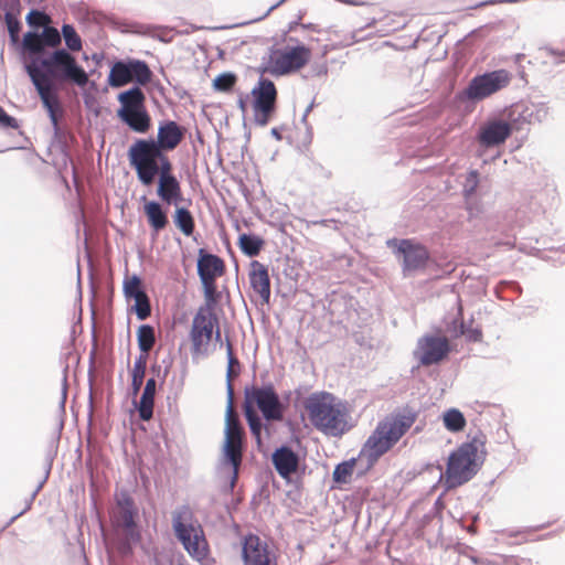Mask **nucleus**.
<instances>
[{
  "instance_id": "obj_63",
  "label": "nucleus",
  "mask_w": 565,
  "mask_h": 565,
  "mask_svg": "<svg viewBox=\"0 0 565 565\" xmlns=\"http://www.w3.org/2000/svg\"><path fill=\"white\" fill-rule=\"evenodd\" d=\"M308 390H309V386H307V385H299L298 387H296L294 390V395H295L294 407L295 408H298L300 406L303 407L305 399L307 398V397H305V395L307 394Z\"/></svg>"
},
{
  "instance_id": "obj_5",
  "label": "nucleus",
  "mask_w": 565,
  "mask_h": 565,
  "mask_svg": "<svg viewBox=\"0 0 565 565\" xmlns=\"http://www.w3.org/2000/svg\"><path fill=\"white\" fill-rule=\"evenodd\" d=\"M233 398L231 392L226 396V406L224 414V438L221 448L220 468L223 477L227 481L223 491L232 493L237 480V467L241 456V428L237 419L233 415Z\"/></svg>"
},
{
  "instance_id": "obj_1",
  "label": "nucleus",
  "mask_w": 565,
  "mask_h": 565,
  "mask_svg": "<svg viewBox=\"0 0 565 565\" xmlns=\"http://www.w3.org/2000/svg\"><path fill=\"white\" fill-rule=\"evenodd\" d=\"M259 380L260 383L245 385L243 413L257 449L263 451L266 441L277 433L273 419L282 417V403L275 384L269 380V372H262Z\"/></svg>"
},
{
  "instance_id": "obj_50",
  "label": "nucleus",
  "mask_w": 565,
  "mask_h": 565,
  "mask_svg": "<svg viewBox=\"0 0 565 565\" xmlns=\"http://www.w3.org/2000/svg\"><path fill=\"white\" fill-rule=\"evenodd\" d=\"M135 303L131 306V311L135 312L137 319L139 321L146 320L151 312V307L149 303V298H138L134 300Z\"/></svg>"
},
{
  "instance_id": "obj_48",
  "label": "nucleus",
  "mask_w": 565,
  "mask_h": 565,
  "mask_svg": "<svg viewBox=\"0 0 565 565\" xmlns=\"http://www.w3.org/2000/svg\"><path fill=\"white\" fill-rule=\"evenodd\" d=\"M169 151L166 150H158L157 151V179L158 178H167V177H173L175 175L173 172V163L171 159L168 156Z\"/></svg>"
},
{
  "instance_id": "obj_62",
  "label": "nucleus",
  "mask_w": 565,
  "mask_h": 565,
  "mask_svg": "<svg viewBox=\"0 0 565 565\" xmlns=\"http://www.w3.org/2000/svg\"><path fill=\"white\" fill-rule=\"evenodd\" d=\"M329 67L326 62L322 63H313L310 67V72L307 75H303V78H309L313 76H326L328 74Z\"/></svg>"
},
{
  "instance_id": "obj_37",
  "label": "nucleus",
  "mask_w": 565,
  "mask_h": 565,
  "mask_svg": "<svg viewBox=\"0 0 565 565\" xmlns=\"http://www.w3.org/2000/svg\"><path fill=\"white\" fill-rule=\"evenodd\" d=\"M141 278L138 274L126 276L122 281V294L127 301L138 298H147V292L140 286Z\"/></svg>"
},
{
  "instance_id": "obj_57",
  "label": "nucleus",
  "mask_w": 565,
  "mask_h": 565,
  "mask_svg": "<svg viewBox=\"0 0 565 565\" xmlns=\"http://www.w3.org/2000/svg\"><path fill=\"white\" fill-rule=\"evenodd\" d=\"M146 367H147V353L140 352L139 355L135 358L134 365L129 370V375L145 376Z\"/></svg>"
},
{
  "instance_id": "obj_36",
  "label": "nucleus",
  "mask_w": 565,
  "mask_h": 565,
  "mask_svg": "<svg viewBox=\"0 0 565 565\" xmlns=\"http://www.w3.org/2000/svg\"><path fill=\"white\" fill-rule=\"evenodd\" d=\"M121 510V524L127 530L130 539L134 542L140 540V532L137 529V519L139 516V509L136 505L122 508Z\"/></svg>"
},
{
  "instance_id": "obj_16",
  "label": "nucleus",
  "mask_w": 565,
  "mask_h": 565,
  "mask_svg": "<svg viewBox=\"0 0 565 565\" xmlns=\"http://www.w3.org/2000/svg\"><path fill=\"white\" fill-rule=\"evenodd\" d=\"M220 323L218 317L203 316L195 312L189 331L192 359L209 355V347L212 341L214 329Z\"/></svg>"
},
{
  "instance_id": "obj_21",
  "label": "nucleus",
  "mask_w": 565,
  "mask_h": 565,
  "mask_svg": "<svg viewBox=\"0 0 565 565\" xmlns=\"http://www.w3.org/2000/svg\"><path fill=\"white\" fill-rule=\"evenodd\" d=\"M183 139L182 127L174 120L162 119L158 124L157 136L143 138L145 141L160 150L173 151Z\"/></svg>"
},
{
  "instance_id": "obj_64",
  "label": "nucleus",
  "mask_w": 565,
  "mask_h": 565,
  "mask_svg": "<svg viewBox=\"0 0 565 565\" xmlns=\"http://www.w3.org/2000/svg\"><path fill=\"white\" fill-rule=\"evenodd\" d=\"M449 514L454 520H459V521L467 520L468 522H472L475 524H477L480 521V515H479V513H476V512L456 513V512L449 511Z\"/></svg>"
},
{
  "instance_id": "obj_24",
  "label": "nucleus",
  "mask_w": 565,
  "mask_h": 565,
  "mask_svg": "<svg viewBox=\"0 0 565 565\" xmlns=\"http://www.w3.org/2000/svg\"><path fill=\"white\" fill-rule=\"evenodd\" d=\"M249 286L252 290L259 297L262 305H269L270 301V277L268 266L253 259L249 263L248 271Z\"/></svg>"
},
{
  "instance_id": "obj_58",
  "label": "nucleus",
  "mask_w": 565,
  "mask_h": 565,
  "mask_svg": "<svg viewBox=\"0 0 565 565\" xmlns=\"http://www.w3.org/2000/svg\"><path fill=\"white\" fill-rule=\"evenodd\" d=\"M469 558L472 565H500L505 562L507 556L480 557L471 555Z\"/></svg>"
},
{
  "instance_id": "obj_7",
  "label": "nucleus",
  "mask_w": 565,
  "mask_h": 565,
  "mask_svg": "<svg viewBox=\"0 0 565 565\" xmlns=\"http://www.w3.org/2000/svg\"><path fill=\"white\" fill-rule=\"evenodd\" d=\"M386 246L397 258L404 278L424 273L436 263L429 248L416 238L393 237L386 241Z\"/></svg>"
},
{
  "instance_id": "obj_54",
  "label": "nucleus",
  "mask_w": 565,
  "mask_h": 565,
  "mask_svg": "<svg viewBox=\"0 0 565 565\" xmlns=\"http://www.w3.org/2000/svg\"><path fill=\"white\" fill-rule=\"evenodd\" d=\"M0 128L1 129H19L20 122L19 120L8 114L2 106H0Z\"/></svg>"
},
{
  "instance_id": "obj_59",
  "label": "nucleus",
  "mask_w": 565,
  "mask_h": 565,
  "mask_svg": "<svg viewBox=\"0 0 565 565\" xmlns=\"http://www.w3.org/2000/svg\"><path fill=\"white\" fill-rule=\"evenodd\" d=\"M183 202H185V198L183 195V191H182V188H181L179 192L173 193L168 199H166L162 203L167 207L174 206V209H177V206H183L182 205ZM186 202L189 204H191V200L190 199H188Z\"/></svg>"
},
{
  "instance_id": "obj_42",
  "label": "nucleus",
  "mask_w": 565,
  "mask_h": 565,
  "mask_svg": "<svg viewBox=\"0 0 565 565\" xmlns=\"http://www.w3.org/2000/svg\"><path fill=\"white\" fill-rule=\"evenodd\" d=\"M62 429H63V420L60 422L58 428L56 430V435L50 440L49 446H47V450L45 454V473L43 477V479H45V482L49 479V476H50L52 467H53L54 459L57 455Z\"/></svg>"
},
{
  "instance_id": "obj_8",
  "label": "nucleus",
  "mask_w": 565,
  "mask_h": 565,
  "mask_svg": "<svg viewBox=\"0 0 565 565\" xmlns=\"http://www.w3.org/2000/svg\"><path fill=\"white\" fill-rule=\"evenodd\" d=\"M512 79V73L497 68L476 74L468 85L456 93L455 102L459 105L476 104L505 88Z\"/></svg>"
},
{
  "instance_id": "obj_49",
  "label": "nucleus",
  "mask_w": 565,
  "mask_h": 565,
  "mask_svg": "<svg viewBox=\"0 0 565 565\" xmlns=\"http://www.w3.org/2000/svg\"><path fill=\"white\" fill-rule=\"evenodd\" d=\"M540 56L544 58L543 63L551 62L554 65H559L565 61V50L555 49L552 45H544L539 47Z\"/></svg>"
},
{
  "instance_id": "obj_43",
  "label": "nucleus",
  "mask_w": 565,
  "mask_h": 565,
  "mask_svg": "<svg viewBox=\"0 0 565 565\" xmlns=\"http://www.w3.org/2000/svg\"><path fill=\"white\" fill-rule=\"evenodd\" d=\"M418 527L424 532H436L437 536L441 535L443 519L435 510L425 513L419 520Z\"/></svg>"
},
{
  "instance_id": "obj_14",
  "label": "nucleus",
  "mask_w": 565,
  "mask_h": 565,
  "mask_svg": "<svg viewBox=\"0 0 565 565\" xmlns=\"http://www.w3.org/2000/svg\"><path fill=\"white\" fill-rule=\"evenodd\" d=\"M152 72L148 63L136 57L115 58L109 63L107 85L120 88L134 81L132 86L140 88L150 81Z\"/></svg>"
},
{
  "instance_id": "obj_30",
  "label": "nucleus",
  "mask_w": 565,
  "mask_h": 565,
  "mask_svg": "<svg viewBox=\"0 0 565 565\" xmlns=\"http://www.w3.org/2000/svg\"><path fill=\"white\" fill-rule=\"evenodd\" d=\"M237 246L242 254L253 258L259 255L265 246V239L253 232L241 233L237 237Z\"/></svg>"
},
{
  "instance_id": "obj_29",
  "label": "nucleus",
  "mask_w": 565,
  "mask_h": 565,
  "mask_svg": "<svg viewBox=\"0 0 565 565\" xmlns=\"http://www.w3.org/2000/svg\"><path fill=\"white\" fill-rule=\"evenodd\" d=\"M172 530L177 540L183 545L194 537H202L203 530L201 525H195L192 522H186L182 518V513H173L172 515Z\"/></svg>"
},
{
  "instance_id": "obj_61",
  "label": "nucleus",
  "mask_w": 565,
  "mask_h": 565,
  "mask_svg": "<svg viewBox=\"0 0 565 565\" xmlns=\"http://www.w3.org/2000/svg\"><path fill=\"white\" fill-rule=\"evenodd\" d=\"M129 376H130L129 395L131 396V399L134 401V398H136L140 392L145 376H140V375H129Z\"/></svg>"
},
{
  "instance_id": "obj_39",
  "label": "nucleus",
  "mask_w": 565,
  "mask_h": 565,
  "mask_svg": "<svg viewBox=\"0 0 565 565\" xmlns=\"http://www.w3.org/2000/svg\"><path fill=\"white\" fill-rule=\"evenodd\" d=\"M136 337L139 351L141 353H148L156 341L153 326L149 323L140 324L137 329Z\"/></svg>"
},
{
  "instance_id": "obj_22",
  "label": "nucleus",
  "mask_w": 565,
  "mask_h": 565,
  "mask_svg": "<svg viewBox=\"0 0 565 565\" xmlns=\"http://www.w3.org/2000/svg\"><path fill=\"white\" fill-rule=\"evenodd\" d=\"M270 461L278 476L286 483H290L291 475L298 470L299 461V455L292 446L288 441L277 446L270 455Z\"/></svg>"
},
{
  "instance_id": "obj_32",
  "label": "nucleus",
  "mask_w": 565,
  "mask_h": 565,
  "mask_svg": "<svg viewBox=\"0 0 565 565\" xmlns=\"http://www.w3.org/2000/svg\"><path fill=\"white\" fill-rule=\"evenodd\" d=\"M359 457H352L347 460L338 462L332 471V483L333 487L340 488L343 484H348L352 481V476L355 471Z\"/></svg>"
},
{
  "instance_id": "obj_17",
  "label": "nucleus",
  "mask_w": 565,
  "mask_h": 565,
  "mask_svg": "<svg viewBox=\"0 0 565 565\" xmlns=\"http://www.w3.org/2000/svg\"><path fill=\"white\" fill-rule=\"evenodd\" d=\"M452 347L445 337L427 333L418 339L414 356L418 366L435 365L448 359Z\"/></svg>"
},
{
  "instance_id": "obj_2",
  "label": "nucleus",
  "mask_w": 565,
  "mask_h": 565,
  "mask_svg": "<svg viewBox=\"0 0 565 565\" xmlns=\"http://www.w3.org/2000/svg\"><path fill=\"white\" fill-rule=\"evenodd\" d=\"M486 444V434L478 429L475 435L468 433L467 440L448 454L445 470L438 477L445 492L468 483L478 475L488 456Z\"/></svg>"
},
{
  "instance_id": "obj_11",
  "label": "nucleus",
  "mask_w": 565,
  "mask_h": 565,
  "mask_svg": "<svg viewBox=\"0 0 565 565\" xmlns=\"http://www.w3.org/2000/svg\"><path fill=\"white\" fill-rule=\"evenodd\" d=\"M514 132L505 110L490 114L478 127L475 136L477 154L488 162L486 158L489 150L498 149Z\"/></svg>"
},
{
  "instance_id": "obj_19",
  "label": "nucleus",
  "mask_w": 565,
  "mask_h": 565,
  "mask_svg": "<svg viewBox=\"0 0 565 565\" xmlns=\"http://www.w3.org/2000/svg\"><path fill=\"white\" fill-rule=\"evenodd\" d=\"M515 131L524 130L525 125L542 122L547 116V106L544 103L519 102L504 108Z\"/></svg>"
},
{
  "instance_id": "obj_26",
  "label": "nucleus",
  "mask_w": 565,
  "mask_h": 565,
  "mask_svg": "<svg viewBox=\"0 0 565 565\" xmlns=\"http://www.w3.org/2000/svg\"><path fill=\"white\" fill-rule=\"evenodd\" d=\"M387 452L386 449H384L381 445H379L375 440H373L371 437H367V439L362 445L359 454L356 457H359V460L362 458L366 459L365 465L356 463L355 471L356 478H363L366 476V473L373 469V467L377 463L380 458Z\"/></svg>"
},
{
  "instance_id": "obj_41",
  "label": "nucleus",
  "mask_w": 565,
  "mask_h": 565,
  "mask_svg": "<svg viewBox=\"0 0 565 565\" xmlns=\"http://www.w3.org/2000/svg\"><path fill=\"white\" fill-rule=\"evenodd\" d=\"M480 179L481 175L477 169H470L467 172L465 182L462 184V194L467 203H469L477 195Z\"/></svg>"
},
{
  "instance_id": "obj_31",
  "label": "nucleus",
  "mask_w": 565,
  "mask_h": 565,
  "mask_svg": "<svg viewBox=\"0 0 565 565\" xmlns=\"http://www.w3.org/2000/svg\"><path fill=\"white\" fill-rule=\"evenodd\" d=\"M204 302L198 308L196 312L203 316L217 317L216 309L222 300V291L217 286H201Z\"/></svg>"
},
{
  "instance_id": "obj_20",
  "label": "nucleus",
  "mask_w": 565,
  "mask_h": 565,
  "mask_svg": "<svg viewBox=\"0 0 565 565\" xmlns=\"http://www.w3.org/2000/svg\"><path fill=\"white\" fill-rule=\"evenodd\" d=\"M226 266L222 257L201 247L196 257V274L201 286H217L216 278L225 274Z\"/></svg>"
},
{
  "instance_id": "obj_33",
  "label": "nucleus",
  "mask_w": 565,
  "mask_h": 565,
  "mask_svg": "<svg viewBox=\"0 0 565 565\" xmlns=\"http://www.w3.org/2000/svg\"><path fill=\"white\" fill-rule=\"evenodd\" d=\"M182 546L184 551L201 565H206V562L210 561V547L204 537V533H202V537H194Z\"/></svg>"
},
{
  "instance_id": "obj_44",
  "label": "nucleus",
  "mask_w": 565,
  "mask_h": 565,
  "mask_svg": "<svg viewBox=\"0 0 565 565\" xmlns=\"http://www.w3.org/2000/svg\"><path fill=\"white\" fill-rule=\"evenodd\" d=\"M226 374H225V386H226V396L232 392L234 394L233 385H232V373L234 366L237 367V372H241L242 364L238 359L234 355L232 344L228 340H226Z\"/></svg>"
},
{
  "instance_id": "obj_40",
  "label": "nucleus",
  "mask_w": 565,
  "mask_h": 565,
  "mask_svg": "<svg viewBox=\"0 0 565 565\" xmlns=\"http://www.w3.org/2000/svg\"><path fill=\"white\" fill-rule=\"evenodd\" d=\"M238 81V76L236 73L232 71H225L217 74L212 81V88L218 93H231L236 83Z\"/></svg>"
},
{
  "instance_id": "obj_27",
  "label": "nucleus",
  "mask_w": 565,
  "mask_h": 565,
  "mask_svg": "<svg viewBox=\"0 0 565 565\" xmlns=\"http://www.w3.org/2000/svg\"><path fill=\"white\" fill-rule=\"evenodd\" d=\"M519 29V24L515 19L509 17L505 19L492 21L486 23L475 30H472L469 35L473 38H486L491 33H500L498 38L510 39Z\"/></svg>"
},
{
  "instance_id": "obj_3",
  "label": "nucleus",
  "mask_w": 565,
  "mask_h": 565,
  "mask_svg": "<svg viewBox=\"0 0 565 565\" xmlns=\"http://www.w3.org/2000/svg\"><path fill=\"white\" fill-rule=\"evenodd\" d=\"M24 72L31 79H38L40 83L53 85V82H71L83 88L89 84L96 87L94 81L88 79L87 72L78 64L75 57L64 47L53 51L30 54V63L23 65Z\"/></svg>"
},
{
  "instance_id": "obj_35",
  "label": "nucleus",
  "mask_w": 565,
  "mask_h": 565,
  "mask_svg": "<svg viewBox=\"0 0 565 565\" xmlns=\"http://www.w3.org/2000/svg\"><path fill=\"white\" fill-rule=\"evenodd\" d=\"M174 226L185 236H191L194 232V216L188 206H177L172 214Z\"/></svg>"
},
{
  "instance_id": "obj_15",
  "label": "nucleus",
  "mask_w": 565,
  "mask_h": 565,
  "mask_svg": "<svg viewBox=\"0 0 565 565\" xmlns=\"http://www.w3.org/2000/svg\"><path fill=\"white\" fill-rule=\"evenodd\" d=\"M152 145L136 138L127 149V159L130 168L136 172L138 182L143 186H150L157 177V151Z\"/></svg>"
},
{
  "instance_id": "obj_45",
  "label": "nucleus",
  "mask_w": 565,
  "mask_h": 565,
  "mask_svg": "<svg viewBox=\"0 0 565 565\" xmlns=\"http://www.w3.org/2000/svg\"><path fill=\"white\" fill-rule=\"evenodd\" d=\"M34 40L40 42L42 47L44 45L53 47L61 43V32L55 26L45 23Z\"/></svg>"
},
{
  "instance_id": "obj_55",
  "label": "nucleus",
  "mask_w": 565,
  "mask_h": 565,
  "mask_svg": "<svg viewBox=\"0 0 565 565\" xmlns=\"http://www.w3.org/2000/svg\"><path fill=\"white\" fill-rule=\"evenodd\" d=\"M45 484V479H42L36 488L32 491V493L30 494V497L25 500V507L23 510H21L19 513H17L15 515H13L9 523L8 524H11L12 522H14L19 516H21L22 514H24L26 511H29L38 495V493L41 491V489L43 488V486Z\"/></svg>"
},
{
  "instance_id": "obj_47",
  "label": "nucleus",
  "mask_w": 565,
  "mask_h": 565,
  "mask_svg": "<svg viewBox=\"0 0 565 565\" xmlns=\"http://www.w3.org/2000/svg\"><path fill=\"white\" fill-rule=\"evenodd\" d=\"M445 330L451 339H458L465 333L466 322L462 319V313L459 311L456 316L450 319L444 320Z\"/></svg>"
},
{
  "instance_id": "obj_28",
  "label": "nucleus",
  "mask_w": 565,
  "mask_h": 565,
  "mask_svg": "<svg viewBox=\"0 0 565 565\" xmlns=\"http://www.w3.org/2000/svg\"><path fill=\"white\" fill-rule=\"evenodd\" d=\"M157 390V380L149 377L146 381L139 398H134V407L137 409L141 420H149L153 415L154 394Z\"/></svg>"
},
{
  "instance_id": "obj_18",
  "label": "nucleus",
  "mask_w": 565,
  "mask_h": 565,
  "mask_svg": "<svg viewBox=\"0 0 565 565\" xmlns=\"http://www.w3.org/2000/svg\"><path fill=\"white\" fill-rule=\"evenodd\" d=\"M241 557L244 565H277L273 545L252 532L241 541Z\"/></svg>"
},
{
  "instance_id": "obj_53",
  "label": "nucleus",
  "mask_w": 565,
  "mask_h": 565,
  "mask_svg": "<svg viewBox=\"0 0 565 565\" xmlns=\"http://www.w3.org/2000/svg\"><path fill=\"white\" fill-rule=\"evenodd\" d=\"M68 372H70V365L68 363H65L62 370V387H61V401L58 403V407L62 413H65V404L67 398V390H68Z\"/></svg>"
},
{
  "instance_id": "obj_9",
  "label": "nucleus",
  "mask_w": 565,
  "mask_h": 565,
  "mask_svg": "<svg viewBox=\"0 0 565 565\" xmlns=\"http://www.w3.org/2000/svg\"><path fill=\"white\" fill-rule=\"evenodd\" d=\"M418 415L419 408L411 404L398 407L391 414V419L379 422L369 437L390 451L413 426Z\"/></svg>"
},
{
  "instance_id": "obj_56",
  "label": "nucleus",
  "mask_w": 565,
  "mask_h": 565,
  "mask_svg": "<svg viewBox=\"0 0 565 565\" xmlns=\"http://www.w3.org/2000/svg\"><path fill=\"white\" fill-rule=\"evenodd\" d=\"M116 504L119 509L136 505L135 499L130 494L129 490L122 488L119 492L115 493Z\"/></svg>"
},
{
  "instance_id": "obj_13",
  "label": "nucleus",
  "mask_w": 565,
  "mask_h": 565,
  "mask_svg": "<svg viewBox=\"0 0 565 565\" xmlns=\"http://www.w3.org/2000/svg\"><path fill=\"white\" fill-rule=\"evenodd\" d=\"M249 93L250 106L253 109V122L255 126L266 127L277 114V87L270 78L259 76Z\"/></svg>"
},
{
  "instance_id": "obj_51",
  "label": "nucleus",
  "mask_w": 565,
  "mask_h": 565,
  "mask_svg": "<svg viewBox=\"0 0 565 565\" xmlns=\"http://www.w3.org/2000/svg\"><path fill=\"white\" fill-rule=\"evenodd\" d=\"M4 22L9 32L10 42L17 44V33L22 28V22L15 19L10 11H4Z\"/></svg>"
},
{
  "instance_id": "obj_10",
  "label": "nucleus",
  "mask_w": 565,
  "mask_h": 565,
  "mask_svg": "<svg viewBox=\"0 0 565 565\" xmlns=\"http://www.w3.org/2000/svg\"><path fill=\"white\" fill-rule=\"evenodd\" d=\"M290 42L281 47H277L279 42H276L268 49L269 73L275 77L295 74L311 60L312 53L308 45L299 39H290Z\"/></svg>"
},
{
  "instance_id": "obj_6",
  "label": "nucleus",
  "mask_w": 565,
  "mask_h": 565,
  "mask_svg": "<svg viewBox=\"0 0 565 565\" xmlns=\"http://www.w3.org/2000/svg\"><path fill=\"white\" fill-rule=\"evenodd\" d=\"M119 107L116 117L132 132L145 135L152 127V118L146 108V95L138 86H130L117 95Z\"/></svg>"
},
{
  "instance_id": "obj_60",
  "label": "nucleus",
  "mask_w": 565,
  "mask_h": 565,
  "mask_svg": "<svg viewBox=\"0 0 565 565\" xmlns=\"http://www.w3.org/2000/svg\"><path fill=\"white\" fill-rule=\"evenodd\" d=\"M307 465L298 461V470L294 471L291 475V481L289 484H292L296 489H299L302 486V479L306 475Z\"/></svg>"
},
{
  "instance_id": "obj_34",
  "label": "nucleus",
  "mask_w": 565,
  "mask_h": 565,
  "mask_svg": "<svg viewBox=\"0 0 565 565\" xmlns=\"http://www.w3.org/2000/svg\"><path fill=\"white\" fill-rule=\"evenodd\" d=\"M443 425L449 433L463 431L467 425L465 414L457 407H449L441 413Z\"/></svg>"
},
{
  "instance_id": "obj_25",
  "label": "nucleus",
  "mask_w": 565,
  "mask_h": 565,
  "mask_svg": "<svg viewBox=\"0 0 565 565\" xmlns=\"http://www.w3.org/2000/svg\"><path fill=\"white\" fill-rule=\"evenodd\" d=\"M47 15L45 12L38 8H31L25 15V22L29 30L23 34L22 44L23 47L30 54L42 53L43 47L40 42H36L35 35L39 34L41 28L46 23Z\"/></svg>"
},
{
  "instance_id": "obj_23",
  "label": "nucleus",
  "mask_w": 565,
  "mask_h": 565,
  "mask_svg": "<svg viewBox=\"0 0 565 565\" xmlns=\"http://www.w3.org/2000/svg\"><path fill=\"white\" fill-rule=\"evenodd\" d=\"M142 202V213L150 227L151 239L156 241L161 231L169 225L168 207L162 206L159 200H149L146 195L140 198Z\"/></svg>"
},
{
  "instance_id": "obj_46",
  "label": "nucleus",
  "mask_w": 565,
  "mask_h": 565,
  "mask_svg": "<svg viewBox=\"0 0 565 565\" xmlns=\"http://www.w3.org/2000/svg\"><path fill=\"white\" fill-rule=\"evenodd\" d=\"M61 38L64 39L67 51H78L82 49V39L73 24L63 23Z\"/></svg>"
},
{
  "instance_id": "obj_52",
  "label": "nucleus",
  "mask_w": 565,
  "mask_h": 565,
  "mask_svg": "<svg viewBox=\"0 0 565 565\" xmlns=\"http://www.w3.org/2000/svg\"><path fill=\"white\" fill-rule=\"evenodd\" d=\"M473 322V317L470 318L469 322L465 324V333L462 337H465L466 341L469 343H477L481 342L483 338V332L481 327H472L471 323Z\"/></svg>"
},
{
  "instance_id": "obj_4",
  "label": "nucleus",
  "mask_w": 565,
  "mask_h": 565,
  "mask_svg": "<svg viewBox=\"0 0 565 565\" xmlns=\"http://www.w3.org/2000/svg\"><path fill=\"white\" fill-rule=\"evenodd\" d=\"M303 408L311 425L331 437H342L351 429L348 423V408L344 402L326 391L313 392L307 396Z\"/></svg>"
},
{
  "instance_id": "obj_12",
  "label": "nucleus",
  "mask_w": 565,
  "mask_h": 565,
  "mask_svg": "<svg viewBox=\"0 0 565 565\" xmlns=\"http://www.w3.org/2000/svg\"><path fill=\"white\" fill-rule=\"evenodd\" d=\"M31 76V83L40 98L41 105L45 110L51 126H52V137H51V146L55 147L63 157L64 167L67 166L68 162L72 161L71 152L66 141L63 138L62 129L58 125V117L62 114V107L55 92L53 85H49L47 83H40L38 79Z\"/></svg>"
},
{
  "instance_id": "obj_38",
  "label": "nucleus",
  "mask_w": 565,
  "mask_h": 565,
  "mask_svg": "<svg viewBox=\"0 0 565 565\" xmlns=\"http://www.w3.org/2000/svg\"><path fill=\"white\" fill-rule=\"evenodd\" d=\"M181 188V181L178 179L177 175L158 178L156 195L158 196L159 201L163 202L173 193L179 192Z\"/></svg>"
}]
</instances>
